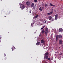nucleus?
Masks as SVG:
<instances>
[{
	"instance_id": "1",
	"label": "nucleus",
	"mask_w": 63,
	"mask_h": 63,
	"mask_svg": "<svg viewBox=\"0 0 63 63\" xmlns=\"http://www.w3.org/2000/svg\"><path fill=\"white\" fill-rule=\"evenodd\" d=\"M45 30L46 31H45V30L44 29H43L42 31V34H43L44 32H45L46 35L47 36V28H45Z\"/></svg>"
},
{
	"instance_id": "2",
	"label": "nucleus",
	"mask_w": 63,
	"mask_h": 63,
	"mask_svg": "<svg viewBox=\"0 0 63 63\" xmlns=\"http://www.w3.org/2000/svg\"><path fill=\"white\" fill-rule=\"evenodd\" d=\"M53 13V9H52L51 11L49 13H47V15H51Z\"/></svg>"
},
{
	"instance_id": "3",
	"label": "nucleus",
	"mask_w": 63,
	"mask_h": 63,
	"mask_svg": "<svg viewBox=\"0 0 63 63\" xmlns=\"http://www.w3.org/2000/svg\"><path fill=\"white\" fill-rule=\"evenodd\" d=\"M58 14H56L55 16V19L57 20L58 18Z\"/></svg>"
},
{
	"instance_id": "4",
	"label": "nucleus",
	"mask_w": 63,
	"mask_h": 63,
	"mask_svg": "<svg viewBox=\"0 0 63 63\" xmlns=\"http://www.w3.org/2000/svg\"><path fill=\"white\" fill-rule=\"evenodd\" d=\"M20 7L21 9H24V6L22 4L21 5H20Z\"/></svg>"
},
{
	"instance_id": "5",
	"label": "nucleus",
	"mask_w": 63,
	"mask_h": 63,
	"mask_svg": "<svg viewBox=\"0 0 63 63\" xmlns=\"http://www.w3.org/2000/svg\"><path fill=\"white\" fill-rule=\"evenodd\" d=\"M59 31L60 32H62L63 31V29L62 28H59Z\"/></svg>"
},
{
	"instance_id": "6",
	"label": "nucleus",
	"mask_w": 63,
	"mask_h": 63,
	"mask_svg": "<svg viewBox=\"0 0 63 63\" xmlns=\"http://www.w3.org/2000/svg\"><path fill=\"white\" fill-rule=\"evenodd\" d=\"M62 42H62V41L61 40H59V43L60 45H61V44H62Z\"/></svg>"
},
{
	"instance_id": "7",
	"label": "nucleus",
	"mask_w": 63,
	"mask_h": 63,
	"mask_svg": "<svg viewBox=\"0 0 63 63\" xmlns=\"http://www.w3.org/2000/svg\"><path fill=\"white\" fill-rule=\"evenodd\" d=\"M55 40L56 41H58V35H57L56 36Z\"/></svg>"
},
{
	"instance_id": "8",
	"label": "nucleus",
	"mask_w": 63,
	"mask_h": 63,
	"mask_svg": "<svg viewBox=\"0 0 63 63\" xmlns=\"http://www.w3.org/2000/svg\"><path fill=\"white\" fill-rule=\"evenodd\" d=\"M26 5H27L28 6H29L30 4V2L27 1L26 2Z\"/></svg>"
},
{
	"instance_id": "9",
	"label": "nucleus",
	"mask_w": 63,
	"mask_h": 63,
	"mask_svg": "<svg viewBox=\"0 0 63 63\" xmlns=\"http://www.w3.org/2000/svg\"><path fill=\"white\" fill-rule=\"evenodd\" d=\"M58 37L59 39H61L62 38V35L61 34L59 35L58 36Z\"/></svg>"
},
{
	"instance_id": "10",
	"label": "nucleus",
	"mask_w": 63,
	"mask_h": 63,
	"mask_svg": "<svg viewBox=\"0 0 63 63\" xmlns=\"http://www.w3.org/2000/svg\"><path fill=\"white\" fill-rule=\"evenodd\" d=\"M16 49L15 48V47H14V46L12 48V51H14V50H15Z\"/></svg>"
},
{
	"instance_id": "11",
	"label": "nucleus",
	"mask_w": 63,
	"mask_h": 63,
	"mask_svg": "<svg viewBox=\"0 0 63 63\" xmlns=\"http://www.w3.org/2000/svg\"><path fill=\"white\" fill-rule=\"evenodd\" d=\"M48 18L49 20H51L52 19V17L51 16H50L48 17Z\"/></svg>"
},
{
	"instance_id": "12",
	"label": "nucleus",
	"mask_w": 63,
	"mask_h": 63,
	"mask_svg": "<svg viewBox=\"0 0 63 63\" xmlns=\"http://www.w3.org/2000/svg\"><path fill=\"white\" fill-rule=\"evenodd\" d=\"M40 44V42H37L36 43V45H37V46H39V45Z\"/></svg>"
},
{
	"instance_id": "13",
	"label": "nucleus",
	"mask_w": 63,
	"mask_h": 63,
	"mask_svg": "<svg viewBox=\"0 0 63 63\" xmlns=\"http://www.w3.org/2000/svg\"><path fill=\"white\" fill-rule=\"evenodd\" d=\"M34 6V3H32V4L31 7L32 8L33 7V6Z\"/></svg>"
},
{
	"instance_id": "14",
	"label": "nucleus",
	"mask_w": 63,
	"mask_h": 63,
	"mask_svg": "<svg viewBox=\"0 0 63 63\" xmlns=\"http://www.w3.org/2000/svg\"><path fill=\"white\" fill-rule=\"evenodd\" d=\"M39 11H42V8L40 7L39 8Z\"/></svg>"
},
{
	"instance_id": "15",
	"label": "nucleus",
	"mask_w": 63,
	"mask_h": 63,
	"mask_svg": "<svg viewBox=\"0 0 63 63\" xmlns=\"http://www.w3.org/2000/svg\"><path fill=\"white\" fill-rule=\"evenodd\" d=\"M45 56H47V51L45 53Z\"/></svg>"
},
{
	"instance_id": "16",
	"label": "nucleus",
	"mask_w": 63,
	"mask_h": 63,
	"mask_svg": "<svg viewBox=\"0 0 63 63\" xmlns=\"http://www.w3.org/2000/svg\"><path fill=\"white\" fill-rule=\"evenodd\" d=\"M37 17H38V15L36 16L34 18H37Z\"/></svg>"
},
{
	"instance_id": "17",
	"label": "nucleus",
	"mask_w": 63,
	"mask_h": 63,
	"mask_svg": "<svg viewBox=\"0 0 63 63\" xmlns=\"http://www.w3.org/2000/svg\"><path fill=\"white\" fill-rule=\"evenodd\" d=\"M41 9H42V10H44V9H45V7L44 6H42L41 7Z\"/></svg>"
},
{
	"instance_id": "18",
	"label": "nucleus",
	"mask_w": 63,
	"mask_h": 63,
	"mask_svg": "<svg viewBox=\"0 0 63 63\" xmlns=\"http://www.w3.org/2000/svg\"><path fill=\"white\" fill-rule=\"evenodd\" d=\"M50 5L51 6H53V7H54V6H55V5H53L51 3H50Z\"/></svg>"
},
{
	"instance_id": "19",
	"label": "nucleus",
	"mask_w": 63,
	"mask_h": 63,
	"mask_svg": "<svg viewBox=\"0 0 63 63\" xmlns=\"http://www.w3.org/2000/svg\"><path fill=\"white\" fill-rule=\"evenodd\" d=\"M45 27H46V26H44L42 28H41V29L42 30V29H43V28H44Z\"/></svg>"
},
{
	"instance_id": "20",
	"label": "nucleus",
	"mask_w": 63,
	"mask_h": 63,
	"mask_svg": "<svg viewBox=\"0 0 63 63\" xmlns=\"http://www.w3.org/2000/svg\"><path fill=\"white\" fill-rule=\"evenodd\" d=\"M41 43H43L44 42V40H41Z\"/></svg>"
},
{
	"instance_id": "21",
	"label": "nucleus",
	"mask_w": 63,
	"mask_h": 63,
	"mask_svg": "<svg viewBox=\"0 0 63 63\" xmlns=\"http://www.w3.org/2000/svg\"><path fill=\"white\" fill-rule=\"evenodd\" d=\"M47 4H45V7H47Z\"/></svg>"
},
{
	"instance_id": "22",
	"label": "nucleus",
	"mask_w": 63,
	"mask_h": 63,
	"mask_svg": "<svg viewBox=\"0 0 63 63\" xmlns=\"http://www.w3.org/2000/svg\"><path fill=\"white\" fill-rule=\"evenodd\" d=\"M34 2H38V1L37 0H34Z\"/></svg>"
},
{
	"instance_id": "23",
	"label": "nucleus",
	"mask_w": 63,
	"mask_h": 63,
	"mask_svg": "<svg viewBox=\"0 0 63 63\" xmlns=\"http://www.w3.org/2000/svg\"><path fill=\"white\" fill-rule=\"evenodd\" d=\"M45 58L47 60V56H45Z\"/></svg>"
},
{
	"instance_id": "24",
	"label": "nucleus",
	"mask_w": 63,
	"mask_h": 63,
	"mask_svg": "<svg viewBox=\"0 0 63 63\" xmlns=\"http://www.w3.org/2000/svg\"><path fill=\"white\" fill-rule=\"evenodd\" d=\"M47 60H49H49H50V58H48V59Z\"/></svg>"
},
{
	"instance_id": "25",
	"label": "nucleus",
	"mask_w": 63,
	"mask_h": 63,
	"mask_svg": "<svg viewBox=\"0 0 63 63\" xmlns=\"http://www.w3.org/2000/svg\"><path fill=\"white\" fill-rule=\"evenodd\" d=\"M42 6H43V7H44V6H45V4H42Z\"/></svg>"
},
{
	"instance_id": "26",
	"label": "nucleus",
	"mask_w": 63,
	"mask_h": 63,
	"mask_svg": "<svg viewBox=\"0 0 63 63\" xmlns=\"http://www.w3.org/2000/svg\"><path fill=\"white\" fill-rule=\"evenodd\" d=\"M1 38H2V37H1V36H0V42H1V41L0 40V39H1Z\"/></svg>"
},
{
	"instance_id": "27",
	"label": "nucleus",
	"mask_w": 63,
	"mask_h": 63,
	"mask_svg": "<svg viewBox=\"0 0 63 63\" xmlns=\"http://www.w3.org/2000/svg\"><path fill=\"white\" fill-rule=\"evenodd\" d=\"M29 12H30V13H31V10H30L29 11Z\"/></svg>"
},
{
	"instance_id": "28",
	"label": "nucleus",
	"mask_w": 63,
	"mask_h": 63,
	"mask_svg": "<svg viewBox=\"0 0 63 63\" xmlns=\"http://www.w3.org/2000/svg\"><path fill=\"white\" fill-rule=\"evenodd\" d=\"M52 21H54V19L52 18Z\"/></svg>"
},
{
	"instance_id": "29",
	"label": "nucleus",
	"mask_w": 63,
	"mask_h": 63,
	"mask_svg": "<svg viewBox=\"0 0 63 63\" xmlns=\"http://www.w3.org/2000/svg\"><path fill=\"white\" fill-rule=\"evenodd\" d=\"M46 22H47V21L46 20L45 21V23H46Z\"/></svg>"
},
{
	"instance_id": "30",
	"label": "nucleus",
	"mask_w": 63,
	"mask_h": 63,
	"mask_svg": "<svg viewBox=\"0 0 63 63\" xmlns=\"http://www.w3.org/2000/svg\"><path fill=\"white\" fill-rule=\"evenodd\" d=\"M4 56H6V54H4Z\"/></svg>"
},
{
	"instance_id": "31",
	"label": "nucleus",
	"mask_w": 63,
	"mask_h": 63,
	"mask_svg": "<svg viewBox=\"0 0 63 63\" xmlns=\"http://www.w3.org/2000/svg\"><path fill=\"white\" fill-rule=\"evenodd\" d=\"M8 14H10V12H9L8 13Z\"/></svg>"
},
{
	"instance_id": "32",
	"label": "nucleus",
	"mask_w": 63,
	"mask_h": 63,
	"mask_svg": "<svg viewBox=\"0 0 63 63\" xmlns=\"http://www.w3.org/2000/svg\"><path fill=\"white\" fill-rule=\"evenodd\" d=\"M31 26H32V25H33V24H31Z\"/></svg>"
},
{
	"instance_id": "33",
	"label": "nucleus",
	"mask_w": 63,
	"mask_h": 63,
	"mask_svg": "<svg viewBox=\"0 0 63 63\" xmlns=\"http://www.w3.org/2000/svg\"><path fill=\"white\" fill-rule=\"evenodd\" d=\"M44 63H47V62H45Z\"/></svg>"
},
{
	"instance_id": "34",
	"label": "nucleus",
	"mask_w": 63,
	"mask_h": 63,
	"mask_svg": "<svg viewBox=\"0 0 63 63\" xmlns=\"http://www.w3.org/2000/svg\"><path fill=\"white\" fill-rule=\"evenodd\" d=\"M6 59H7L6 58H5V60H6Z\"/></svg>"
},
{
	"instance_id": "35",
	"label": "nucleus",
	"mask_w": 63,
	"mask_h": 63,
	"mask_svg": "<svg viewBox=\"0 0 63 63\" xmlns=\"http://www.w3.org/2000/svg\"><path fill=\"white\" fill-rule=\"evenodd\" d=\"M49 54V53H47V55Z\"/></svg>"
},
{
	"instance_id": "36",
	"label": "nucleus",
	"mask_w": 63,
	"mask_h": 63,
	"mask_svg": "<svg viewBox=\"0 0 63 63\" xmlns=\"http://www.w3.org/2000/svg\"><path fill=\"white\" fill-rule=\"evenodd\" d=\"M4 17H6V16H5Z\"/></svg>"
},
{
	"instance_id": "37",
	"label": "nucleus",
	"mask_w": 63,
	"mask_h": 63,
	"mask_svg": "<svg viewBox=\"0 0 63 63\" xmlns=\"http://www.w3.org/2000/svg\"><path fill=\"white\" fill-rule=\"evenodd\" d=\"M62 47L63 48V45H62Z\"/></svg>"
},
{
	"instance_id": "38",
	"label": "nucleus",
	"mask_w": 63,
	"mask_h": 63,
	"mask_svg": "<svg viewBox=\"0 0 63 63\" xmlns=\"http://www.w3.org/2000/svg\"><path fill=\"white\" fill-rule=\"evenodd\" d=\"M34 33H35H35H36V32H34Z\"/></svg>"
},
{
	"instance_id": "39",
	"label": "nucleus",
	"mask_w": 63,
	"mask_h": 63,
	"mask_svg": "<svg viewBox=\"0 0 63 63\" xmlns=\"http://www.w3.org/2000/svg\"><path fill=\"white\" fill-rule=\"evenodd\" d=\"M47 58H48V57H47Z\"/></svg>"
},
{
	"instance_id": "40",
	"label": "nucleus",
	"mask_w": 63,
	"mask_h": 63,
	"mask_svg": "<svg viewBox=\"0 0 63 63\" xmlns=\"http://www.w3.org/2000/svg\"><path fill=\"white\" fill-rule=\"evenodd\" d=\"M59 48H60V47H59Z\"/></svg>"
},
{
	"instance_id": "41",
	"label": "nucleus",
	"mask_w": 63,
	"mask_h": 63,
	"mask_svg": "<svg viewBox=\"0 0 63 63\" xmlns=\"http://www.w3.org/2000/svg\"><path fill=\"white\" fill-rule=\"evenodd\" d=\"M0 0V1H2V0Z\"/></svg>"
},
{
	"instance_id": "42",
	"label": "nucleus",
	"mask_w": 63,
	"mask_h": 63,
	"mask_svg": "<svg viewBox=\"0 0 63 63\" xmlns=\"http://www.w3.org/2000/svg\"><path fill=\"white\" fill-rule=\"evenodd\" d=\"M48 32H47V33H48Z\"/></svg>"
},
{
	"instance_id": "43",
	"label": "nucleus",
	"mask_w": 63,
	"mask_h": 63,
	"mask_svg": "<svg viewBox=\"0 0 63 63\" xmlns=\"http://www.w3.org/2000/svg\"><path fill=\"white\" fill-rule=\"evenodd\" d=\"M8 33H9V32H8Z\"/></svg>"
},
{
	"instance_id": "44",
	"label": "nucleus",
	"mask_w": 63,
	"mask_h": 63,
	"mask_svg": "<svg viewBox=\"0 0 63 63\" xmlns=\"http://www.w3.org/2000/svg\"><path fill=\"white\" fill-rule=\"evenodd\" d=\"M61 1H62V0H61Z\"/></svg>"
}]
</instances>
